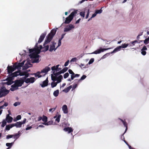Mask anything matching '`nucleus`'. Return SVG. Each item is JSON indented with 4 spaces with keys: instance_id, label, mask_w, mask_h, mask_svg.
<instances>
[{
    "instance_id": "nucleus-42",
    "label": "nucleus",
    "mask_w": 149,
    "mask_h": 149,
    "mask_svg": "<svg viewBox=\"0 0 149 149\" xmlns=\"http://www.w3.org/2000/svg\"><path fill=\"white\" fill-rule=\"evenodd\" d=\"M123 123L124 126L126 127V129L124 132V133H125L127 130V124L125 121Z\"/></svg>"
},
{
    "instance_id": "nucleus-45",
    "label": "nucleus",
    "mask_w": 149,
    "mask_h": 149,
    "mask_svg": "<svg viewBox=\"0 0 149 149\" xmlns=\"http://www.w3.org/2000/svg\"><path fill=\"white\" fill-rule=\"evenodd\" d=\"M144 42L145 45H147L149 43V39L148 38L146 39L144 41Z\"/></svg>"
},
{
    "instance_id": "nucleus-57",
    "label": "nucleus",
    "mask_w": 149,
    "mask_h": 149,
    "mask_svg": "<svg viewBox=\"0 0 149 149\" xmlns=\"http://www.w3.org/2000/svg\"><path fill=\"white\" fill-rule=\"evenodd\" d=\"M141 54L143 55L144 56L146 54V52L145 51L141 50Z\"/></svg>"
},
{
    "instance_id": "nucleus-44",
    "label": "nucleus",
    "mask_w": 149,
    "mask_h": 149,
    "mask_svg": "<svg viewBox=\"0 0 149 149\" xmlns=\"http://www.w3.org/2000/svg\"><path fill=\"white\" fill-rule=\"evenodd\" d=\"M2 124L1 125V127H3L5 126L6 125V122L5 120H3L2 122Z\"/></svg>"
},
{
    "instance_id": "nucleus-24",
    "label": "nucleus",
    "mask_w": 149,
    "mask_h": 149,
    "mask_svg": "<svg viewBox=\"0 0 149 149\" xmlns=\"http://www.w3.org/2000/svg\"><path fill=\"white\" fill-rule=\"evenodd\" d=\"M59 93V91L58 89L54 91L53 93V95L55 97H56L58 95Z\"/></svg>"
},
{
    "instance_id": "nucleus-33",
    "label": "nucleus",
    "mask_w": 149,
    "mask_h": 149,
    "mask_svg": "<svg viewBox=\"0 0 149 149\" xmlns=\"http://www.w3.org/2000/svg\"><path fill=\"white\" fill-rule=\"evenodd\" d=\"M8 81L6 83L4 82L3 83L5 84H6L8 85H10L12 84L13 83V81H10L7 80Z\"/></svg>"
},
{
    "instance_id": "nucleus-36",
    "label": "nucleus",
    "mask_w": 149,
    "mask_h": 149,
    "mask_svg": "<svg viewBox=\"0 0 149 149\" xmlns=\"http://www.w3.org/2000/svg\"><path fill=\"white\" fill-rule=\"evenodd\" d=\"M51 78L52 80H53V81H56V80L57 77L55 75V76H54L52 74Z\"/></svg>"
},
{
    "instance_id": "nucleus-9",
    "label": "nucleus",
    "mask_w": 149,
    "mask_h": 149,
    "mask_svg": "<svg viewBox=\"0 0 149 149\" xmlns=\"http://www.w3.org/2000/svg\"><path fill=\"white\" fill-rule=\"evenodd\" d=\"M35 81V78L34 77H31L30 78H27L25 79L24 81L26 83H33Z\"/></svg>"
},
{
    "instance_id": "nucleus-56",
    "label": "nucleus",
    "mask_w": 149,
    "mask_h": 149,
    "mask_svg": "<svg viewBox=\"0 0 149 149\" xmlns=\"http://www.w3.org/2000/svg\"><path fill=\"white\" fill-rule=\"evenodd\" d=\"M22 75H25V77H24L25 78V79H26V78L28 77L29 76V74H27L26 72L24 74H22Z\"/></svg>"
},
{
    "instance_id": "nucleus-21",
    "label": "nucleus",
    "mask_w": 149,
    "mask_h": 149,
    "mask_svg": "<svg viewBox=\"0 0 149 149\" xmlns=\"http://www.w3.org/2000/svg\"><path fill=\"white\" fill-rule=\"evenodd\" d=\"M18 133L15 134L14 135H13L14 138L15 139V140L13 142H15L17 139H18L19 136V133Z\"/></svg>"
},
{
    "instance_id": "nucleus-35",
    "label": "nucleus",
    "mask_w": 149,
    "mask_h": 149,
    "mask_svg": "<svg viewBox=\"0 0 149 149\" xmlns=\"http://www.w3.org/2000/svg\"><path fill=\"white\" fill-rule=\"evenodd\" d=\"M14 78L12 76L6 78V80H8L11 81H13L12 80L14 79Z\"/></svg>"
},
{
    "instance_id": "nucleus-28",
    "label": "nucleus",
    "mask_w": 149,
    "mask_h": 149,
    "mask_svg": "<svg viewBox=\"0 0 149 149\" xmlns=\"http://www.w3.org/2000/svg\"><path fill=\"white\" fill-rule=\"evenodd\" d=\"M18 73H19V72H14L13 73H11V76H12L14 78V77H17L19 75V74H18Z\"/></svg>"
},
{
    "instance_id": "nucleus-22",
    "label": "nucleus",
    "mask_w": 149,
    "mask_h": 149,
    "mask_svg": "<svg viewBox=\"0 0 149 149\" xmlns=\"http://www.w3.org/2000/svg\"><path fill=\"white\" fill-rule=\"evenodd\" d=\"M72 88V86L71 85H70L69 87L64 89L63 91L66 93H67L70 90V89Z\"/></svg>"
},
{
    "instance_id": "nucleus-6",
    "label": "nucleus",
    "mask_w": 149,
    "mask_h": 149,
    "mask_svg": "<svg viewBox=\"0 0 149 149\" xmlns=\"http://www.w3.org/2000/svg\"><path fill=\"white\" fill-rule=\"evenodd\" d=\"M24 62L25 61H24L22 63H16L14 65V67H15V68H16L17 69L20 68L24 65Z\"/></svg>"
},
{
    "instance_id": "nucleus-23",
    "label": "nucleus",
    "mask_w": 149,
    "mask_h": 149,
    "mask_svg": "<svg viewBox=\"0 0 149 149\" xmlns=\"http://www.w3.org/2000/svg\"><path fill=\"white\" fill-rule=\"evenodd\" d=\"M13 127L12 124L7 125L6 127L5 130H9L11 128Z\"/></svg>"
},
{
    "instance_id": "nucleus-2",
    "label": "nucleus",
    "mask_w": 149,
    "mask_h": 149,
    "mask_svg": "<svg viewBox=\"0 0 149 149\" xmlns=\"http://www.w3.org/2000/svg\"><path fill=\"white\" fill-rule=\"evenodd\" d=\"M78 11L77 10H75L72 12L66 18L64 22L66 24H69L72 20L74 17L77 14Z\"/></svg>"
},
{
    "instance_id": "nucleus-43",
    "label": "nucleus",
    "mask_w": 149,
    "mask_h": 149,
    "mask_svg": "<svg viewBox=\"0 0 149 149\" xmlns=\"http://www.w3.org/2000/svg\"><path fill=\"white\" fill-rule=\"evenodd\" d=\"M35 59L33 60L32 63H38L39 62V58H34Z\"/></svg>"
},
{
    "instance_id": "nucleus-13",
    "label": "nucleus",
    "mask_w": 149,
    "mask_h": 149,
    "mask_svg": "<svg viewBox=\"0 0 149 149\" xmlns=\"http://www.w3.org/2000/svg\"><path fill=\"white\" fill-rule=\"evenodd\" d=\"M48 82V78H47L45 80L42 82V84H41L40 85L42 87L44 88L47 86Z\"/></svg>"
},
{
    "instance_id": "nucleus-30",
    "label": "nucleus",
    "mask_w": 149,
    "mask_h": 149,
    "mask_svg": "<svg viewBox=\"0 0 149 149\" xmlns=\"http://www.w3.org/2000/svg\"><path fill=\"white\" fill-rule=\"evenodd\" d=\"M42 120L44 122V123L47 122V117L46 116L43 115V118H42Z\"/></svg>"
},
{
    "instance_id": "nucleus-37",
    "label": "nucleus",
    "mask_w": 149,
    "mask_h": 149,
    "mask_svg": "<svg viewBox=\"0 0 149 149\" xmlns=\"http://www.w3.org/2000/svg\"><path fill=\"white\" fill-rule=\"evenodd\" d=\"M52 122L51 121H49L47 122L46 123H42V124L43 125H51L52 124Z\"/></svg>"
},
{
    "instance_id": "nucleus-47",
    "label": "nucleus",
    "mask_w": 149,
    "mask_h": 149,
    "mask_svg": "<svg viewBox=\"0 0 149 149\" xmlns=\"http://www.w3.org/2000/svg\"><path fill=\"white\" fill-rule=\"evenodd\" d=\"M60 117L61 115H58L57 118L56 119L55 121L58 123H59L60 121Z\"/></svg>"
},
{
    "instance_id": "nucleus-1",
    "label": "nucleus",
    "mask_w": 149,
    "mask_h": 149,
    "mask_svg": "<svg viewBox=\"0 0 149 149\" xmlns=\"http://www.w3.org/2000/svg\"><path fill=\"white\" fill-rule=\"evenodd\" d=\"M57 29L58 28H56V29H53L51 30L50 32L48 34L46 38V39L43 44V46H45L51 41L55 35Z\"/></svg>"
},
{
    "instance_id": "nucleus-60",
    "label": "nucleus",
    "mask_w": 149,
    "mask_h": 149,
    "mask_svg": "<svg viewBox=\"0 0 149 149\" xmlns=\"http://www.w3.org/2000/svg\"><path fill=\"white\" fill-rule=\"evenodd\" d=\"M147 49L146 47V46H144L141 49V50L145 51L146 50H147Z\"/></svg>"
},
{
    "instance_id": "nucleus-8",
    "label": "nucleus",
    "mask_w": 149,
    "mask_h": 149,
    "mask_svg": "<svg viewBox=\"0 0 149 149\" xmlns=\"http://www.w3.org/2000/svg\"><path fill=\"white\" fill-rule=\"evenodd\" d=\"M15 83L17 85V87H18L21 86L24 83V81L22 80H17L15 81Z\"/></svg>"
},
{
    "instance_id": "nucleus-62",
    "label": "nucleus",
    "mask_w": 149,
    "mask_h": 149,
    "mask_svg": "<svg viewBox=\"0 0 149 149\" xmlns=\"http://www.w3.org/2000/svg\"><path fill=\"white\" fill-rule=\"evenodd\" d=\"M56 107L55 108H51L49 109V111H53L56 110Z\"/></svg>"
},
{
    "instance_id": "nucleus-18",
    "label": "nucleus",
    "mask_w": 149,
    "mask_h": 149,
    "mask_svg": "<svg viewBox=\"0 0 149 149\" xmlns=\"http://www.w3.org/2000/svg\"><path fill=\"white\" fill-rule=\"evenodd\" d=\"M62 110L64 113H68V110L67 106L66 105H64L62 107Z\"/></svg>"
},
{
    "instance_id": "nucleus-50",
    "label": "nucleus",
    "mask_w": 149,
    "mask_h": 149,
    "mask_svg": "<svg viewBox=\"0 0 149 149\" xmlns=\"http://www.w3.org/2000/svg\"><path fill=\"white\" fill-rule=\"evenodd\" d=\"M68 72L70 74H72V75H74V73L73 72V71L71 69H69L68 70Z\"/></svg>"
},
{
    "instance_id": "nucleus-52",
    "label": "nucleus",
    "mask_w": 149,
    "mask_h": 149,
    "mask_svg": "<svg viewBox=\"0 0 149 149\" xmlns=\"http://www.w3.org/2000/svg\"><path fill=\"white\" fill-rule=\"evenodd\" d=\"M94 59L93 58H91L88 62V64H90L92 63L94 61Z\"/></svg>"
},
{
    "instance_id": "nucleus-11",
    "label": "nucleus",
    "mask_w": 149,
    "mask_h": 149,
    "mask_svg": "<svg viewBox=\"0 0 149 149\" xmlns=\"http://www.w3.org/2000/svg\"><path fill=\"white\" fill-rule=\"evenodd\" d=\"M74 26L72 24H70L68 26H67V27L65 28L64 29V31L67 32L71 30L72 29L74 28Z\"/></svg>"
},
{
    "instance_id": "nucleus-26",
    "label": "nucleus",
    "mask_w": 149,
    "mask_h": 149,
    "mask_svg": "<svg viewBox=\"0 0 149 149\" xmlns=\"http://www.w3.org/2000/svg\"><path fill=\"white\" fill-rule=\"evenodd\" d=\"M14 142H12L11 143H7L6 144V145L8 147V148H11L13 145L14 144Z\"/></svg>"
},
{
    "instance_id": "nucleus-27",
    "label": "nucleus",
    "mask_w": 149,
    "mask_h": 149,
    "mask_svg": "<svg viewBox=\"0 0 149 149\" xmlns=\"http://www.w3.org/2000/svg\"><path fill=\"white\" fill-rule=\"evenodd\" d=\"M62 78V75H60L58 77H57L56 80L58 81V82H60Z\"/></svg>"
},
{
    "instance_id": "nucleus-19",
    "label": "nucleus",
    "mask_w": 149,
    "mask_h": 149,
    "mask_svg": "<svg viewBox=\"0 0 149 149\" xmlns=\"http://www.w3.org/2000/svg\"><path fill=\"white\" fill-rule=\"evenodd\" d=\"M121 47L120 46H119L116 47V48H115L111 52V53H115L117 52L120 51L121 49Z\"/></svg>"
},
{
    "instance_id": "nucleus-55",
    "label": "nucleus",
    "mask_w": 149,
    "mask_h": 149,
    "mask_svg": "<svg viewBox=\"0 0 149 149\" xmlns=\"http://www.w3.org/2000/svg\"><path fill=\"white\" fill-rule=\"evenodd\" d=\"M21 118V116L20 115H18L16 117V119L17 120H20Z\"/></svg>"
},
{
    "instance_id": "nucleus-58",
    "label": "nucleus",
    "mask_w": 149,
    "mask_h": 149,
    "mask_svg": "<svg viewBox=\"0 0 149 149\" xmlns=\"http://www.w3.org/2000/svg\"><path fill=\"white\" fill-rule=\"evenodd\" d=\"M43 47L42 46V45H40L39 47L38 48V49H38L40 51V50L43 49Z\"/></svg>"
},
{
    "instance_id": "nucleus-48",
    "label": "nucleus",
    "mask_w": 149,
    "mask_h": 149,
    "mask_svg": "<svg viewBox=\"0 0 149 149\" xmlns=\"http://www.w3.org/2000/svg\"><path fill=\"white\" fill-rule=\"evenodd\" d=\"M69 76V74L68 72H66L65 73L64 75V78L65 79L66 78Z\"/></svg>"
},
{
    "instance_id": "nucleus-20",
    "label": "nucleus",
    "mask_w": 149,
    "mask_h": 149,
    "mask_svg": "<svg viewBox=\"0 0 149 149\" xmlns=\"http://www.w3.org/2000/svg\"><path fill=\"white\" fill-rule=\"evenodd\" d=\"M89 10H90L87 7L85 8V11L86 12V13H87V14L86 17V19H87L90 13Z\"/></svg>"
},
{
    "instance_id": "nucleus-59",
    "label": "nucleus",
    "mask_w": 149,
    "mask_h": 149,
    "mask_svg": "<svg viewBox=\"0 0 149 149\" xmlns=\"http://www.w3.org/2000/svg\"><path fill=\"white\" fill-rule=\"evenodd\" d=\"M69 62V60H68L66 62H65V64H64V66H67Z\"/></svg>"
},
{
    "instance_id": "nucleus-53",
    "label": "nucleus",
    "mask_w": 149,
    "mask_h": 149,
    "mask_svg": "<svg viewBox=\"0 0 149 149\" xmlns=\"http://www.w3.org/2000/svg\"><path fill=\"white\" fill-rule=\"evenodd\" d=\"M61 39H59V40H58V46H57V47H59L60 46H61Z\"/></svg>"
},
{
    "instance_id": "nucleus-29",
    "label": "nucleus",
    "mask_w": 149,
    "mask_h": 149,
    "mask_svg": "<svg viewBox=\"0 0 149 149\" xmlns=\"http://www.w3.org/2000/svg\"><path fill=\"white\" fill-rule=\"evenodd\" d=\"M86 13V12L85 11V8L84 9V11L81 12L79 13V14L80 16L83 17H85V13Z\"/></svg>"
},
{
    "instance_id": "nucleus-40",
    "label": "nucleus",
    "mask_w": 149,
    "mask_h": 149,
    "mask_svg": "<svg viewBox=\"0 0 149 149\" xmlns=\"http://www.w3.org/2000/svg\"><path fill=\"white\" fill-rule=\"evenodd\" d=\"M56 84L55 83V82L54 81H52L51 83V87L52 88H53L56 86Z\"/></svg>"
},
{
    "instance_id": "nucleus-46",
    "label": "nucleus",
    "mask_w": 149,
    "mask_h": 149,
    "mask_svg": "<svg viewBox=\"0 0 149 149\" xmlns=\"http://www.w3.org/2000/svg\"><path fill=\"white\" fill-rule=\"evenodd\" d=\"M53 74L54 75L56 76L57 77L59 75L61 74V73L60 72V71L58 72H55V71H54L53 72Z\"/></svg>"
},
{
    "instance_id": "nucleus-15",
    "label": "nucleus",
    "mask_w": 149,
    "mask_h": 149,
    "mask_svg": "<svg viewBox=\"0 0 149 149\" xmlns=\"http://www.w3.org/2000/svg\"><path fill=\"white\" fill-rule=\"evenodd\" d=\"M13 127L15 126L16 127H22V123L21 122H18L14 124H12Z\"/></svg>"
},
{
    "instance_id": "nucleus-54",
    "label": "nucleus",
    "mask_w": 149,
    "mask_h": 149,
    "mask_svg": "<svg viewBox=\"0 0 149 149\" xmlns=\"http://www.w3.org/2000/svg\"><path fill=\"white\" fill-rule=\"evenodd\" d=\"M59 66V65H56L55 67H56V72H57V71H59V70H58V69H61V68H58V66Z\"/></svg>"
},
{
    "instance_id": "nucleus-5",
    "label": "nucleus",
    "mask_w": 149,
    "mask_h": 149,
    "mask_svg": "<svg viewBox=\"0 0 149 149\" xmlns=\"http://www.w3.org/2000/svg\"><path fill=\"white\" fill-rule=\"evenodd\" d=\"M111 48H105V49H104V48L103 49V48H100V49H98L97 50L95 51L93 53H92L94 54H100V53H101V52H103L104 51H106L107 50L110 49Z\"/></svg>"
},
{
    "instance_id": "nucleus-10",
    "label": "nucleus",
    "mask_w": 149,
    "mask_h": 149,
    "mask_svg": "<svg viewBox=\"0 0 149 149\" xmlns=\"http://www.w3.org/2000/svg\"><path fill=\"white\" fill-rule=\"evenodd\" d=\"M52 42V45H50L49 49V51L50 52H52L53 50L54 51H55L58 47H57L56 48H55V45L56 44V43L54 42Z\"/></svg>"
},
{
    "instance_id": "nucleus-63",
    "label": "nucleus",
    "mask_w": 149,
    "mask_h": 149,
    "mask_svg": "<svg viewBox=\"0 0 149 149\" xmlns=\"http://www.w3.org/2000/svg\"><path fill=\"white\" fill-rule=\"evenodd\" d=\"M68 69V68L67 67H65L64 68H63L62 70L64 71V72H66Z\"/></svg>"
},
{
    "instance_id": "nucleus-51",
    "label": "nucleus",
    "mask_w": 149,
    "mask_h": 149,
    "mask_svg": "<svg viewBox=\"0 0 149 149\" xmlns=\"http://www.w3.org/2000/svg\"><path fill=\"white\" fill-rule=\"evenodd\" d=\"M20 104V103L19 102H16L13 105L14 106H15V107H16L18 105H19Z\"/></svg>"
},
{
    "instance_id": "nucleus-17",
    "label": "nucleus",
    "mask_w": 149,
    "mask_h": 149,
    "mask_svg": "<svg viewBox=\"0 0 149 149\" xmlns=\"http://www.w3.org/2000/svg\"><path fill=\"white\" fill-rule=\"evenodd\" d=\"M50 68L49 67H46L45 68L42 70L40 73H47L50 70Z\"/></svg>"
},
{
    "instance_id": "nucleus-3",
    "label": "nucleus",
    "mask_w": 149,
    "mask_h": 149,
    "mask_svg": "<svg viewBox=\"0 0 149 149\" xmlns=\"http://www.w3.org/2000/svg\"><path fill=\"white\" fill-rule=\"evenodd\" d=\"M9 91L6 89L4 86H2L0 88V97L5 96L8 94Z\"/></svg>"
},
{
    "instance_id": "nucleus-34",
    "label": "nucleus",
    "mask_w": 149,
    "mask_h": 149,
    "mask_svg": "<svg viewBox=\"0 0 149 149\" xmlns=\"http://www.w3.org/2000/svg\"><path fill=\"white\" fill-rule=\"evenodd\" d=\"M12 88H10V90L12 91H13L14 90V89L13 88H15L16 87H17V85H16V84H15V83L14 84L12 85L11 86Z\"/></svg>"
},
{
    "instance_id": "nucleus-31",
    "label": "nucleus",
    "mask_w": 149,
    "mask_h": 149,
    "mask_svg": "<svg viewBox=\"0 0 149 149\" xmlns=\"http://www.w3.org/2000/svg\"><path fill=\"white\" fill-rule=\"evenodd\" d=\"M49 48V46L48 45H47L46 46H44L43 47V49H44L42 51L43 52H45L47 51Z\"/></svg>"
},
{
    "instance_id": "nucleus-12",
    "label": "nucleus",
    "mask_w": 149,
    "mask_h": 149,
    "mask_svg": "<svg viewBox=\"0 0 149 149\" xmlns=\"http://www.w3.org/2000/svg\"><path fill=\"white\" fill-rule=\"evenodd\" d=\"M46 35V33H42L41 34L38 41V43H40L42 41Z\"/></svg>"
},
{
    "instance_id": "nucleus-49",
    "label": "nucleus",
    "mask_w": 149,
    "mask_h": 149,
    "mask_svg": "<svg viewBox=\"0 0 149 149\" xmlns=\"http://www.w3.org/2000/svg\"><path fill=\"white\" fill-rule=\"evenodd\" d=\"M13 137V135H8L6 136V139H9L10 138H12Z\"/></svg>"
},
{
    "instance_id": "nucleus-14",
    "label": "nucleus",
    "mask_w": 149,
    "mask_h": 149,
    "mask_svg": "<svg viewBox=\"0 0 149 149\" xmlns=\"http://www.w3.org/2000/svg\"><path fill=\"white\" fill-rule=\"evenodd\" d=\"M63 130L65 132H68L69 133L72 132L73 131L72 128V127H69L64 128Z\"/></svg>"
},
{
    "instance_id": "nucleus-41",
    "label": "nucleus",
    "mask_w": 149,
    "mask_h": 149,
    "mask_svg": "<svg viewBox=\"0 0 149 149\" xmlns=\"http://www.w3.org/2000/svg\"><path fill=\"white\" fill-rule=\"evenodd\" d=\"M128 45V44L125 43L124 44H122L121 46H120L121 47V48H125L127 47Z\"/></svg>"
},
{
    "instance_id": "nucleus-61",
    "label": "nucleus",
    "mask_w": 149,
    "mask_h": 149,
    "mask_svg": "<svg viewBox=\"0 0 149 149\" xmlns=\"http://www.w3.org/2000/svg\"><path fill=\"white\" fill-rule=\"evenodd\" d=\"M77 60V58H74L71 59L70 61L71 62H75Z\"/></svg>"
},
{
    "instance_id": "nucleus-39",
    "label": "nucleus",
    "mask_w": 149,
    "mask_h": 149,
    "mask_svg": "<svg viewBox=\"0 0 149 149\" xmlns=\"http://www.w3.org/2000/svg\"><path fill=\"white\" fill-rule=\"evenodd\" d=\"M86 77V76L85 75H83L81 78L80 79L78 80V82H79L81 81V80H83L85 79Z\"/></svg>"
},
{
    "instance_id": "nucleus-38",
    "label": "nucleus",
    "mask_w": 149,
    "mask_h": 149,
    "mask_svg": "<svg viewBox=\"0 0 149 149\" xmlns=\"http://www.w3.org/2000/svg\"><path fill=\"white\" fill-rule=\"evenodd\" d=\"M102 11V9H101L100 10H95V12L97 14H100L101 13Z\"/></svg>"
},
{
    "instance_id": "nucleus-7",
    "label": "nucleus",
    "mask_w": 149,
    "mask_h": 149,
    "mask_svg": "<svg viewBox=\"0 0 149 149\" xmlns=\"http://www.w3.org/2000/svg\"><path fill=\"white\" fill-rule=\"evenodd\" d=\"M16 68H15V67H14V65L13 67L12 66H8L7 67V70H8V74H10V73H12V72L14 71Z\"/></svg>"
},
{
    "instance_id": "nucleus-32",
    "label": "nucleus",
    "mask_w": 149,
    "mask_h": 149,
    "mask_svg": "<svg viewBox=\"0 0 149 149\" xmlns=\"http://www.w3.org/2000/svg\"><path fill=\"white\" fill-rule=\"evenodd\" d=\"M40 73H41L40 72H38L36 73H35L34 74L35 77H38V78L41 77L42 76L40 74Z\"/></svg>"
},
{
    "instance_id": "nucleus-25",
    "label": "nucleus",
    "mask_w": 149,
    "mask_h": 149,
    "mask_svg": "<svg viewBox=\"0 0 149 149\" xmlns=\"http://www.w3.org/2000/svg\"><path fill=\"white\" fill-rule=\"evenodd\" d=\"M39 50L38 49H36V48H35L33 49H29V53H31L33 52H36L38 51Z\"/></svg>"
},
{
    "instance_id": "nucleus-4",
    "label": "nucleus",
    "mask_w": 149,
    "mask_h": 149,
    "mask_svg": "<svg viewBox=\"0 0 149 149\" xmlns=\"http://www.w3.org/2000/svg\"><path fill=\"white\" fill-rule=\"evenodd\" d=\"M40 53V51L38 50V51L33 52L29 55L31 58H39V56L38 54Z\"/></svg>"
},
{
    "instance_id": "nucleus-64",
    "label": "nucleus",
    "mask_w": 149,
    "mask_h": 149,
    "mask_svg": "<svg viewBox=\"0 0 149 149\" xmlns=\"http://www.w3.org/2000/svg\"><path fill=\"white\" fill-rule=\"evenodd\" d=\"M97 15V14L95 12V13L92 15V16H91V18H93V17H95V16H96Z\"/></svg>"
},
{
    "instance_id": "nucleus-16",
    "label": "nucleus",
    "mask_w": 149,
    "mask_h": 149,
    "mask_svg": "<svg viewBox=\"0 0 149 149\" xmlns=\"http://www.w3.org/2000/svg\"><path fill=\"white\" fill-rule=\"evenodd\" d=\"M13 119V118L10 116L9 114L7 115L6 120L8 123H11Z\"/></svg>"
}]
</instances>
